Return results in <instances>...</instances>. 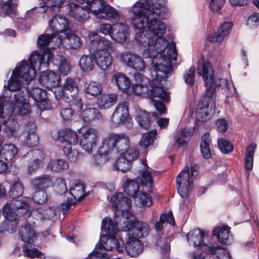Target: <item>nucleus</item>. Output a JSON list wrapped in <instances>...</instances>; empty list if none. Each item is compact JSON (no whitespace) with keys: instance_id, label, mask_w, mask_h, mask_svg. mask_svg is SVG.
<instances>
[{"instance_id":"obj_1","label":"nucleus","mask_w":259,"mask_h":259,"mask_svg":"<svg viewBox=\"0 0 259 259\" xmlns=\"http://www.w3.org/2000/svg\"><path fill=\"white\" fill-rule=\"evenodd\" d=\"M165 0H145L139 2L133 8V24L140 30L136 38L139 44L146 48L143 57L152 58L156 61L170 64L177 60L178 53L176 44L168 42L161 37L165 33V24L158 19H166L168 9L163 6Z\"/></svg>"},{"instance_id":"obj_2","label":"nucleus","mask_w":259,"mask_h":259,"mask_svg":"<svg viewBox=\"0 0 259 259\" xmlns=\"http://www.w3.org/2000/svg\"><path fill=\"white\" fill-rule=\"evenodd\" d=\"M198 74L203 77L206 87L205 95L202 96L198 105L196 117L198 121L206 122L213 114L215 103V88L217 85L213 77V70L210 62L202 58L198 65Z\"/></svg>"},{"instance_id":"obj_3","label":"nucleus","mask_w":259,"mask_h":259,"mask_svg":"<svg viewBox=\"0 0 259 259\" xmlns=\"http://www.w3.org/2000/svg\"><path fill=\"white\" fill-rule=\"evenodd\" d=\"M153 68L151 70L152 80L149 85L146 84H133L132 92L139 96L153 99L158 98L166 100L168 95L163 90L161 82L172 69L171 64L156 61L152 59Z\"/></svg>"},{"instance_id":"obj_4","label":"nucleus","mask_w":259,"mask_h":259,"mask_svg":"<svg viewBox=\"0 0 259 259\" xmlns=\"http://www.w3.org/2000/svg\"><path fill=\"white\" fill-rule=\"evenodd\" d=\"M131 142L128 136L124 133H111L105 137L102 146L98 150L96 161L102 165L112 156L123 154L130 147Z\"/></svg>"},{"instance_id":"obj_5","label":"nucleus","mask_w":259,"mask_h":259,"mask_svg":"<svg viewBox=\"0 0 259 259\" xmlns=\"http://www.w3.org/2000/svg\"><path fill=\"white\" fill-rule=\"evenodd\" d=\"M199 166L191 163L190 172L189 166L186 165L177 178V186L178 193L182 198L186 197L190 190L193 188V177L198 174Z\"/></svg>"},{"instance_id":"obj_6","label":"nucleus","mask_w":259,"mask_h":259,"mask_svg":"<svg viewBox=\"0 0 259 259\" xmlns=\"http://www.w3.org/2000/svg\"><path fill=\"white\" fill-rule=\"evenodd\" d=\"M48 61H45V56L37 52H33L29 58V63L26 61H22L18 67L23 72L22 77L26 81L32 80L36 74V70H39L41 66L47 67Z\"/></svg>"},{"instance_id":"obj_7","label":"nucleus","mask_w":259,"mask_h":259,"mask_svg":"<svg viewBox=\"0 0 259 259\" xmlns=\"http://www.w3.org/2000/svg\"><path fill=\"white\" fill-rule=\"evenodd\" d=\"M29 209V205L24 201L16 200L13 203H6L3 207L2 213L7 220L13 224L14 232L18 224V217L26 214Z\"/></svg>"},{"instance_id":"obj_8","label":"nucleus","mask_w":259,"mask_h":259,"mask_svg":"<svg viewBox=\"0 0 259 259\" xmlns=\"http://www.w3.org/2000/svg\"><path fill=\"white\" fill-rule=\"evenodd\" d=\"M88 6L90 10L98 18L115 20L119 19V15L117 11L107 5L104 0H93Z\"/></svg>"},{"instance_id":"obj_9","label":"nucleus","mask_w":259,"mask_h":259,"mask_svg":"<svg viewBox=\"0 0 259 259\" xmlns=\"http://www.w3.org/2000/svg\"><path fill=\"white\" fill-rule=\"evenodd\" d=\"M110 202L114 209V217L118 218L121 215L123 220L130 219L132 214L129 211L131 200L125 197L122 193H117L112 196Z\"/></svg>"},{"instance_id":"obj_10","label":"nucleus","mask_w":259,"mask_h":259,"mask_svg":"<svg viewBox=\"0 0 259 259\" xmlns=\"http://www.w3.org/2000/svg\"><path fill=\"white\" fill-rule=\"evenodd\" d=\"M62 92L67 102H72L78 110L81 109L82 100L79 97L78 84L74 79L67 77L63 84Z\"/></svg>"},{"instance_id":"obj_11","label":"nucleus","mask_w":259,"mask_h":259,"mask_svg":"<svg viewBox=\"0 0 259 259\" xmlns=\"http://www.w3.org/2000/svg\"><path fill=\"white\" fill-rule=\"evenodd\" d=\"M99 133L93 127H88L83 133L80 146L88 152H92L99 140Z\"/></svg>"},{"instance_id":"obj_12","label":"nucleus","mask_w":259,"mask_h":259,"mask_svg":"<svg viewBox=\"0 0 259 259\" xmlns=\"http://www.w3.org/2000/svg\"><path fill=\"white\" fill-rule=\"evenodd\" d=\"M128 219L123 220L124 223H128V236L130 237L139 238L144 237L148 235L149 227L148 224L139 220L133 221H128Z\"/></svg>"},{"instance_id":"obj_13","label":"nucleus","mask_w":259,"mask_h":259,"mask_svg":"<svg viewBox=\"0 0 259 259\" xmlns=\"http://www.w3.org/2000/svg\"><path fill=\"white\" fill-rule=\"evenodd\" d=\"M51 137L54 140L63 143L64 146L75 145L78 141L77 133L70 128L54 130L51 132Z\"/></svg>"},{"instance_id":"obj_14","label":"nucleus","mask_w":259,"mask_h":259,"mask_svg":"<svg viewBox=\"0 0 259 259\" xmlns=\"http://www.w3.org/2000/svg\"><path fill=\"white\" fill-rule=\"evenodd\" d=\"M49 26L52 28L55 36L57 38L60 35V33L66 34L70 30L69 23L65 17L62 15H58L53 16L49 21Z\"/></svg>"},{"instance_id":"obj_15","label":"nucleus","mask_w":259,"mask_h":259,"mask_svg":"<svg viewBox=\"0 0 259 259\" xmlns=\"http://www.w3.org/2000/svg\"><path fill=\"white\" fill-rule=\"evenodd\" d=\"M128 104L127 102L119 103L111 117V122L114 126H118L127 121L129 117Z\"/></svg>"},{"instance_id":"obj_16","label":"nucleus","mask_w":259,"mask_h":259,"mask_svg":"<svg viewBox=\"0 0 259 259\" xmlns=\"http://www.w3.org/2000/svg\"><path fill=\"white\" fill-rule=\"evenodd\" d=\"M96 36L95 39H91L89 45V49L90 53H95L98 51H110L113 50V47L112 42L105 37H98L96 32H91L90 34V38Z\"/></svg>"},{"instance_id":"obj_17","label":"nucleus","mask_w":259,"mask_h":259,"mask_svg":"<svg viewBox=\"0 0 259 259\" xmlns=\"http://www.w3.org/2000/svg\"><path fill=\"white\" fill-rule=\"evenodd\" d=\"M120 59L127 66L138 71H144L146 67L145 63L142 58L131 52H125L120 55Z\"/></svg>"},{"instance_id":"obj_18","label":"nucleus","mask_w":259,"mask_h":259,"mask_svg":"<svg viewBox=\"0 0 259 259\" xmlns=\"http://www.w3.org/2000/svg\"><path fill=\"white\" fill-rule=\"evenodd\" d=\"M97 65L102 70L108 71L112 68L113 57L106 51L91 53Z\"/></svg>"},{"instance_id":"obj_19","label":"nucleus","mask_w":259,"mask_h":259,"mask_svg":"<svg viewBox=\"0 0 259 259\" xmlns=\"http://www.w3.org/2000/svg\"><path fill=\"white\" fill-rule=\"evenodd\" d=\"M39 81L42 86L51 89L59 85L60 78L58 74L53 71H44L40 75Z\"/></svg>"},{"instance_id":"obj_20","label":"nucleus","mask_w":259,"mask_h":259,"mask_svg":"<svg viewBox=\"0 0 259 259\" xmlns=\"http://www.w3.org/2000/svg\"><path fill=\"white\" fill-rule=\"evenodd\" d=\"M98 247L100 249L104 248L106 250L110 251L116 249L119 252L123 251V247L120 246V242L114 236L106 235L102 236Z\"/></svg>"},{"instance_id":"obj_21","label":"nucleus","mask_w":259,"mask_h":259,"mask_svg":"<svg viewBox=\"0 0 259 259\" xmlns=\"http://www.w3.org/2000/svg\"><path fill=\"white\" fill-rule=\"evenodd\" d=\"M69 14L74 19L83 22L90 18L89 11L75 3L69 5Z\"/></svg>"},{"instance_id":"obj_22","label":"nucleus","mask_w":259,"mask_h":259,"mask_svg":"<svg viewBox=\"0 0 259 259\" xmlns=\"http://www.w3.org/2000/svg\"><path fill=\"white\" fill-rule=\"evenodd\" d=\"M64 37L62 39L63 35H60L56 41V46L59 47L62 43H69V48L73 49H76L80 47L82 45V41L80 38L74 34L70 29L66 34H64Z\"/></svg>"},{"instance_id":"obj_23","label":"nucleus","mask_w":259,"mask_h":259,"mask_svg":"<svg viewBox=\"0 0 259 259\" xmlns=\"http://www.w3.org/2000/svg\"><path fill=\"white\" fill-rule=\"evenodd\" d=\"M233 26L231 22H224L220 27L218 31L208 36V40L211 42H222L227 36Z\"/></svg>"},{"instance_id":"obj_24","label":"nucleus","mask_w":259,"mask_h":259,"mask_svg":"<svg viewBox=\"0 0 259 259\" xmlns=\"http://www.w3.org/2000/svg\"><path fill=\"white\" fill-rule=\"evenodd\" d=\"M19 235L25 244H33L37 238V233L33 226L28 223H25L21 227L19 230Z\"/></svg>"},{"instance_id":"obj_25","label":"nucleus","mask_w":259,"mask_h":259,"mask_svg":"<svg viewBox=\"0 0 259 259\" xmlns=\"http://www.w3.org/2000/svg\"><path fill=\"white\" fill-rule=\"evenodd\" d=\"M129 35L128 26L122 23H117L113 25L112 38L118 42L125 41Z\"/></svg>"},{"instance_id":"obj_26","label":"nucleus","mask_w":259,"mask_h":259,"mask_svg":"<svg viewBox=\"0 0 259 259\" xmlns=\"http://www.w3.org/2000/svg\"><path fill=\"white\" fill-rule=\"evenodd\" d=\"M125 248L129 255L136 257L142 252L143 245L138 238L128 237L126 240Z\"/></svg>"},{"instance_id":"obj_27","label":"nucleus","mask_w":259,"mask_h":259,"mask_svg":"<svg viewBox=\"0 0 259 259\" xmlns=\"http://www.w3.org/2000/svg\"><path fill=\"white\" fill-rule=\"evenodd\" d=\"M75 107L77 111L80 112L81 118L84 122L90 123L95 120L102 119V115L95 108L86 107L84 109L81 108V109L78 110L77 107ZM82 107H83L82 106Z\"/></svg>"},{"instance_id":"obj_28","label":"nucleus","mask_w":259,"mask_h":259,"mask_svg":"<svg viewBox=\"0 0 259 259\" xmlns=\"http://www.w3.org/2000/svg\"><path fill=\"white\" fill-rule=\"evenodd\" d=\"M53 178L49 175H44L31 180V184L35 190H45L52 186Z\"/></svg>"},{"instance_id":"obj_29","label":"nucleus","mask_w":259,"mask_h":259,"mask_svg":"<svg viewBox=\"0 0 259 259\" xmlns=\"http://www.w3.org/2000/svg\"><path fill=\"white\" fill-rule=\"evenodd\" d=\"M48 61H51L53 63L57 64V61H58V70L60 73L63 75H67L71 71V65L67 59L61 56H52L51 58V54H49Z\"/></svg>"},{"instance_id":"obj_30","label":"nucleus","mask_w":259,"mask_h":259,"mask_svg":"<svg viewBox=\"0 0 259 259\" xmlns=\"http://www.w3.org/2000/svg\"><path fill=\"white\" fill-rule=\"evenodd\" d=\"M187 237L188 241L194 246H201L205 250L207 248L208 245L203 244L204 232L201 230L197 229L191 231Z\"/></svg>"},{"instance_id":"obj_31","label":"nucleus","mask_w":259,"mask_h":259,"mask_svg":"<svg viewBox=\"0 0 259 259\" xmlns=\"http://www.w3.org/2000/svg\"><path fill=\"white\" fill-rule=\"evenodd\" d=\"M69 167L68 162L62 159H52L47 166V169L54 172L59 173L67 170Z\"/></svg>"},{"instance_id":"obj_32","label":"nucleus","mask_w":259,"mask_h":259,"mask_svg":"<svg viewBox=\"0 0 259 259\" xmlns=\"http://www.w3.org/2000/svg\"><path fill=\"white\" fill-rule=\"evenodd\" d=\"M206 251L208 253L215 255L218 259H231V256L226 247L217 244H210Z\"/></svg>"},{"instance_id":"obj_33","label":"nucleus","mask_w":259,"mask_h":259,"mask_svg":"<svg viewBox=\"0 0 259 259\" xmlns=\"http://www.w3.org/2000/svg\"><path fill=\"white\" fill-rule=\"evenodd\" d=\"M23 72L20 71V69L16 67L13 71L12 75L9 81V89L11 91H17L21 88V82L20 80V78H24L22 77Z\"/></svg>"},{"instance_id":"obj_34","label":"nucleus","mask_w":259,"mask_h":259,"mask_svg":"<svg viewBox=\"0 0 259 259\" xmlns=\"http://www.w3.org/2000/svg\"><path fill=\"white\" fill-rule=\"evenodd\" d=\"M155 112L148 113L146 111H140L136 117L139 125L145 130H148L151 126V117L156 116Z\"/></svg>"},{"instance_id":"obj_35","label":"nucleus","mask_w":259,"mask_h":259,"mask_svg":"<svg viewBox=\"0 0 259 259\" xmlns=\"http://www.w3.org/2000/svg\"><path fill=\"white\" fill-rule=\"evenodd\" d=\"M117 101V96L114 94H104L98 98L97 104L102 109L109 108L115 104Z\"/></svg>"},{"instance_id":"obj_36","label":"nucleus","mask_w":259,"mask_h":259,"mask_svg":"<svg viewBox=\"0 0 259 259\" xmlns=\"http://www.w3.org/2000/svg\"><path fill=\"white\" fill-rule=\"evenodd\" d=\"M102 229L106 233V235L114 236L118 231L116 221L109 218H105L102 220Z\"/></svg>"},{"instance_id":"obj_37","label":"nucleus","mask_w":259,"mask_h":259,"mask_svg":"<svg viewBox=\"0 0 259 259\" xmlns=\"http://www.w3.org/2000/svg\"><path fill=\"white\" fill-rule=\"evenodd\" d=\"M112 81L123 92H126L131 86V82L127 77L124 74L117 72L113 76Z\"/></svg>"},{"instance_id":"obj_38","label":"nucleus","mask_w":259,"mask_h":259,"mask_svg":"<svg viewBox=\"0 0 259 259\" xmlns=\"http://www.w3.org/2000/svg\"><path fill=\"white\" fill-rule=\"evenodd\" d=\"M141 163L144 166L145 169L141 172V176H139V179L143 185L151 188L153 183L152 172L154 173V171H152L151 169L147 165L145 160H141Z\"/></svg>"},{"instance_id":"obj_39","label":"nucleus","mask_w":259,"mask_h":259,"mask_svg":"<svg viewBox=\"0 0 259 259\" xmlns=\"http://www.w3.org/2000/svg\"><path fill=\"white\" fill-rule=\"evenodd\" d=\"M256 148V145L251 144L246 148L245 155L244 168L247 170V175L248 176L249 171L252 169L253 164V155Z\"/></svg>"},{"instance_id":"obj_40","label":"nucleus","mask_w":259,"mask_h":259,"mask_svg":"<svg viewBox=\"0 0 259 259\" xmlns=\"http://www.w3.org/2000/svg\"><path fill=\"white\" fill-rule=\"evenodd\" d=\"M192 135L193 131L191 130L184 128L177 133L174 138L175 142L179 147L183 146Z\"/></svg>"},{"instance_id":"obj_41","label":"nucleus","mask_w":259,"mask_h":259,"mask_svg":"<svg viewBox=\"0 0 259 259\" xmlns=\"http://www.w3.org/2000/svg\"><path fill=\"white\" fill-rule=\"evenodd\" d=\"M230 228L228 226H218L213 230V234L215 236L219 242L226 244L229 239Z\"/></svg>"},{"instance_id":"obj_42","label":"nucleus","mask_w":259,"mask_h":259,"mask_svg":"<svg viewBox=\"0 0 259 259\" xmlns=\"http://www.w3.org/2000/svg\"><path fill=\"white\" fill-rule=\"evenodd\" d=\"M140 185L136 181L127 179L123 186L124 192L135 198L139 192Z\"/></svg>"},{"instance_id":"obj_43","label":"nucleus","mask_w":259,"mask_h":259,"mask_svg":"<svg viewBox=\"0 0 259 259\" xmlns=\"http://www.w3.org/2000/svg\"><path fill=\"white\" fill-rule=\"evenodd\" d=\"M95 62L93 56L92 57L84 55L80 58L78 65L83 72H89L94 69Z\"/></svg>"},{"instance_id":"obj_44","label":"nucleus","mask_w":259,"mask_h":259,"mask_svg":"<svg viewBox=\"0 0 259 259\" xmlns=\"http://www.w3.org/2000/svg\"><path fill=\"white\" fill-rule=\"evenodd\" d=\"M17 153L18 149L15 145L6 144L2 147L0 155L6 160H10L16 155Z\"/></svg>"},{"instance_id":"obj_45","label":"nucleus","mask_w":259,"mask_h":259,"mask_svg":"<svg viewBox=\"0 0 259 259\" xmlns=\"http://www.w3.org/2000/svg\"><path fill=\"white\" fill-rule=\"evenodd\" d=\"M210 142L209 134H204L201 138L200 149L203 157L206 159H209L211 156L209 147Z\"/></svg>"},{"instance_id":"obj_46","label":"nucleus","mask_w":259,"mask_h":259,"mask_svg":"<svg viewBox=\"0 0 259 259\" xmlns=\"http://www.w3.org/2000/svg\"><path fill=\"white\" fill-rule=\"evenodd\" d=\"M84 186L80 181L75 182L70 189V194L74 199L80 201L84 197Z\"/></svg>"},{"instance_id":"obj_47","label":"nucleus","mask_w":259,"mask_h":259,"mask_svg":"<svg viewBox=\"0 0 259 259\" xmlns=\"http://www.w3.org/2000/svg\"><path fill=\"white\" fill-rule=\"evenodd\" d=\"M17 0H7L3 2L1 6L4 13L7 15H15L17 11Z\"/></svg>"},{"instance_id":"obj_48","label":"nucleus","mask_w":259,"mask_h":259,"mask_svg":"<svg viewBox=\"0 0 259 259\" xmlns=\"http://www.w3.org/2000/svg\"><path fill=\"white\" fill-rule=\"evenodd\" d=\"M131 163L124 156L119 157L113 164V167L116 170L125 172L131 168Z\"/></svg>"},{"instance_id":"obj_49","label":"nucleus","mask_w":259,"mask_h":259,"mask_svg":"<svg viewBox=\"0 0 259 259\" xmlns=\"http://www.w3.org/2000/svg\"><path fill=\"white\" fill-rule=\"evenodd\" d=\"M157 133V131L153 130L143 135L140 142V146L147 148L151 145L153 143Z\"/></svg>"},{"instance_id":"obj_50","label":"nucleus","mask_w":259,"mask_h":259,"mask_svg":"<svg viewBox=\"0 0 259 259\" xmlns=\"http://www.w3.org/2000/svg\"><path fill=\"white\" fill-rule=\"evenodd\" d=\"M23 191L24 187L23 184L20 182H16L11 187L9 191V196L12 199H16L22 196Z\"/></svg>"},{"instance_id":"obj_51","label":"nucleus","mask_w":259,"mask_h":259,"mask_svg":"<svg viewBox=\"0 0 259 259\" xmlns=\"http://www.w3.org/2000/svg\"><path fill=\"white\" fill-rule=\"evenodd\" d=\"M102 86L101 84L96 81L90 82L85 87L86 93L92 96H95L102 92Z\"/></svg>"},{"instance_id":"obj_52","label":"nucleus","mask_w":259,"mask_h":259,"mask_svg":"<svg viewBox=\"0 0 259 259\" xmlns=\"http://www.w3.org/2000/svg\"><path fill=\"white\" fill-rule=\"evenodd\" d=\"M25 157L28 158H30L32 160L37 161L41 164L43 163L45 159V154L42 151L39 149H33L28 152L25 155Z\"/></svg>"},{"instance_id":"obj_53","label":"nucleus","mask_w":259,"mask_h":259,"mask_svg":"<svg viewBox=\"0 0 259 259\" xmlns=\"http://www.w3.org/2000/svg\"><path fill=\"white\" fill-rule=\"evenodd\" d=\"M32 244H25L23 247V253L25 256L33 258L37 257L41 254V252L36 248L32 247Z\"/></svg>"},{"instance_id":"obj_54","label":"nucleus","mask_w":259,"mask_h":259,"mask_svg":"<svg viewBox=\"0 0 259 259\" xmlns=\"http://www.w3.org/2000/svg\"><path fill=\"white\" fill-rule=\"evenodd\" d=\"M135 199L143 206L149 207L152 203L151 196L147 193L141 192L139 196L137 195Z\"/></svg>"},{"instance_id":"obj_55","label":"nucleus","mask_w":259,"mask_h":259,"mask_svg":"<svg viewBox=\"0 0 259 259\" xmlns=\"http://www.w3.org/2000/svg\"><path fill=\"white\" fill-rule=\"evenodd\" d=\"M55 38H57V37L53 33L51 35L48 34H42L37 39V45L39 48L42 49L47 47L51 41Z\"/></svg>"},{"instance_id":"obj_56","label":"nucleus","mask_w":259,"mask_h":259,"mask_svg":"<svg viewBox=\"0 0 259 259\" xmlns=\"http://www.w3.org/2000/svg\"><path fill=\"white\" fill-rule=\"evenodd\" d=\"M32 199L35 203L42 204L48 200V194L45 190H37L33 193Z\"/></svg>"},{"instance_id":"obj_57","label":"nucleus","mask_w":259,"mask_h":259,"mask_svg":"<svg viewBox=\"0 0 259 259\" xmlns=\"http://www.w3.org/2000/svg\"><path fill=\"white\" fill-rule=\"evenodd\" d=\"M31 98L36 102L45 99L47 97L45 91L39 88H33L29 93Z\"/></svg>"},{"instance_id":"obj_58","label":"nucleus","mask_w":259,"mask_h":259,"mask_svg":"<svg viewBox=\"0 0 259 259\" xmlns=\"http://www.w3.org/2000/svg\"><path fill=\"white\" fill-rule=\"evenodd\" d=\"M63 151L68 158L71 161H75L79 158V153L75 150H72L71 146H63Z\"/></svg>"},{"instance_id":"obj_59","label":"nucleus","mask_w":259,"mask_h":259,"mask_svg":"<svg viewBox=\"0 0 259 259\" xmlns=\"http://www.w3.org/2000/svg\"><path fill=\"white\" fill-rule=\"evenodd\" d=\"M57 193L62 195L67 192V189L65 180L62 178H58L56 180L54 186Z\"/></svg>"},{"instance_id":"obj_60","label":"nucleus","mask_w":259,"mask_h":259,"mask_svg":"<svg viewBox=\"0 0 259 259\" xmlns=\"http://www.w3.org/2000/svg\"><path fill=\"white\" fill-rule=\"evenodd\" d=\"M24 143L29 147H34L38 144L39 138L36 133L23 135Z\"/></svg>"},{"instance_id":"obj_61","label":"nucleus","mask_w":259,"mask_h":259,"mask_svg":"<svg viewBox=\"0 0 259 259\" xmlns=\"http://www.w3.org/2000/svg\"><path fill=\"white\" fill-rule=\"evenodd\" d=\"M218 143L221 151L223 153H228L233 150V145L226 140L220 139L218 140Z\"/></svg>"},{"instance_id":"obj_62","label":"nucleus","mask_w":259,"mask_h":259,"mask_svg":"<svg viewBox=\"0 0 259 259\" xmlns=\"http://www.w3.org/2000/svg\"><path fill=\"white\" fill-rule=\"evenodd\" d=\"M195 68L191 67L184 75L185 81L187 84L193 85L195 81Z\"/></svg>"},{"instance_id":"obj_63","label":"nucleus","mask_w":259,"mask_h":259,"mask_svg":"<svg viewBox=\"0 0 259 259\" xmlns=\"http://www.w3.org/2000/svg\"><path fill=\"white\" fill-rule=\"evenodd\" d=\"M40 213V219H48L51 220L54 218L55 216L57 215L58 211L54 207H49L45 210H41Z\"/></svg>"},{"instance_id":"obj_64","label":"nucleus","mask_w":259,"mask_h":259,"mask_svg":"<svg viewBox=\"0 0 259 259\" xmlns=\"http://www.w3.org/2000/svg\"><path fill=\"white\" fill-rule=\"evenodd\" d=\"M125 154L123 155L128 160L132 163V161L136 160L139 155V151L135 147H131L124 153Z\"/></svg>"}]
</instances>
